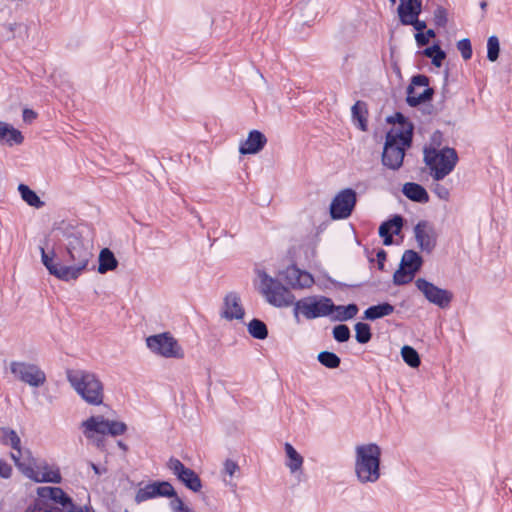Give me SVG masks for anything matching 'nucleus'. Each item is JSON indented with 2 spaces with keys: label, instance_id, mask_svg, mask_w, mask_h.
<instances>
[{
  "label": "nucleus",
  "instance_id": "obj_31",
  "mask_svg": "<svg viewBox=\"0 0 512 512\" xmlns=\"http://www.w3.org/2000/svg\"><path fill=\"white\" fill-rule=\"evenodd\" d=\"M394 312V307L389 303H381L367 308L364 317L368 320H376L388 316Z\"/></svg>",
  "mask_w": 512,
  "mask_h": 512
},
{
  "label": "nucleus",
  "instance_id": "obj_19",
  "mask_svg": "<svg viewBox=\"0 0 512 512\" xmlns=\"http://www.w3.org/2000/svg\"><path fill=\"white\" fill-rule=\"evenodd\" d=\"M175 496L173 486L168 482H154L140 488L135 496L137 503H141L156 497H172Z\"/></svg>",
  "mask_w": 512,
  "mask_h": 512
},
{
  "label": "nucleus",
  "instance_id": "obj_53",
  "mask_svg": "<svg viewBox=\"0 0 512 512\" xmlns=\"http://www.w3.org/2000/svg\"><path fill=\"white\" fill-rule=\"evenodd\" d=\"M125 512H128V511H125Z\"/></svg>",
  "mask_w": 512,
  "mask_h": 512
},
{
  "label": "nucleus",
  "instance_id": "obj_16",
  "mask_svg": "<svg viewBox=\"0 0 512 512\" xmlns=\"http://www.w3.org/2000/svg\"><path fill=\"white\" fill-rule=\"evenodd\" d=\"M434 91L429 87V79L425 75H416L407 88V103L415 107L431 99Z\"/></svg>",
  "mask_w": 512,
  "mask_h": 512
},
{
  "label": "nucleus",
  "instance_id": "obj_24",
  "mask_svg": "<svg viewBox=\"0 0 512 512\" xmlns=\"http://www.w3.org/2000/svg\"><path fill=\"white\" fill-rule=\"evenodd\" d=\"M24 137L18 129L11 124L0 121V143L8 146L20 145Z\"/></svg>",
  "mask_w": 512,
  "mask_h": 512
},
{
  "label": "nucleus",
  "instance_id": "obj_23",
  "mask_svg": "<svg viewBox=\"0 0 512 512\" xmlns=\"http://www.w3.org/2000/svg\"><path fill=\"white\" fill-rule=\"evenodd\" d=\"M403 225L401 216L396 215L392 219L382 223L379 227V235L383 238L385 245L392 244V235H398Z\"/></svg>",
  "mask_w": 512,
  "mask_h": 512
},
{
  "label": "nucleus",
  "instance_id": "obj_17",
  "mask_svg": "<svg viewBox=\"0 0 512 512\" xmlns=\"http://www.w3.org/2000/svg\"><path fill=\"white\" fill-rule=\"evenodd\" d=\"M414 237L422 252L431 253L437 246L438 232L429 221H419L414 227Z\"/></svg>",
  "mask_w": 512,
  "mask_h": 512
},
{
  "label": "nucleus",
  "instance_id": "obj_22",
  "mask_svg": "<svg viewBox=\"0 0 512 512\" xmlns=\"http://www.w3.org/2000/svg\"><path fill=\"white\" fill-rule=\"evenodd\" d=\"M244 309L242 307L240 297L236 293H229L224 298L222 309V317L227 320L242 319Z\"/></svg>",
  "mask_w": 512,
  "mask_h": 512
},
{
  "label": "nucleus",
  "instance_id": "obj_10",
  "mask_svg": "<svg viewBox=\"0 0 512 512\" xmlns=\"http://www.w3.org/2000/svg\"><path fill=\"white\" fill-rule=\"evenodd\" d=\"M150 351L164 358L182 359L184 350L170 333H160L146 338Z\"/></svg>",
  "mask_w": 512,
  "mask_h": 512
},
{
  "label": "nucleus",
  "instance_id": "obj_7",
  "mask_svg": "<svg viewBox=\"0 0 512 512\" xmlns=\"http://www.w3.org/2000/svg\"><path fill=\"white\" fill-rule=\"evenodd\" d=\"M424 162L430 170L431 177L438 182L454 170L458 155L453 148L428 147L424 149Z\"/></svg>",
  "mask_w": 512,
  "mask_h": 512
},
{
  "label": "nucleus",
  "instance_id": "obj_30",
  "mask_svg": "<svg viewBox=\"0 0 512 512\" xmlns=\"http://www.w3.org/2000/svg\"><path fill=\"white\" fill-rule=\"evenodd\" d=\"M0 441L5 445H10L16 455L23 454L26 449H21V440L14 430L8 428H0Z\"/></svg>",
  "mask_w": 512,
  "mask_h": 512
},
{
  "label": "nucleus",
  "instance_id": "obj_35",
  "mask_svg": "<svg viewBox=\"0 0 512 512\" xmlns=\"http://www.w3.org/2000/svg\"><path fill=\"white\" fill-rule=\"evenodd\" d=\"M248 332L252 337L260 340L265 339L268 335V330L265 323L258 319H253L249 322Z\"/></svg>",
  "mask_w": 512,
  "mask_h": 512
},
{
  "label": "nucleus",
  "instance_id": "obj_39",
  "mask_svg": "<svg viewBox=\"0 0 512 512\" xmlns=\"http://www.w3.org/2000/svg\"><path fill=\"white\" fill-rule=\"evenodd\" d=\"M355 332H356V340L361 343L365 344L370 341L371 339V331L370 327L366 323L359 322L355 325Z\"/></svg>",
  "mask_w": 512,
  "mask_h": 512
},
{
  "label": "nucleus",
  "instance_id": "obj_21",
  "mask_svg": "<svg viewBox=\"0 0 512 512\" xmlns=\"http://www.w3.org/2000/svg\"><path fill=\"white\" fill-rule=\"evenodd\" d=\"M267 138L259 130H251L247 138L239 145V152L242 155H252L260 152L266 145Z\"/></svg>",
  "mask_w": 512,
  "mask_h": 512
},
{
  "label": "nucleus",
  "instance_id": "obj_20",
  "mask_svg": "<svg viewBox=\"0 0 512 512\" xmlns=\"http://www.w3.org/2000/svg\"><path fill=\"white\" fill-rule=\"evenodd\" d=\"M283 277L292 289H308L315 283L314 277L309 272L294 265L286 268Z\"/></svg>",
  "mask_w": 512,
  "mask_h": 512
},
{
  "label": "nucleus",
  "instance_id": "obj_27",
  "mask_svg": "<svg viewBox=\"0 0 512 512\" xmlns=\"http://www.w3.org/2000/svg\"><path fill=\"white\" fill-rule=\"evenodd\" d=\"M358 313V307L356 304H349L347 306L335 305L331 309V319L335 321H347L354 318Z\"/></svg>",
  "mask_w": 512,
  "mask_h": 512
},
{
  "label": "nucleus",
  "instance_id": "obj_5",
  "mask_svg": "<svg viewBox=\"0 0 512 512\" xmlns=\"http://www.w3.org/2000/svg\"><path fill=\"white\" fill-rule=\"evenodd\" d=\"M412 141V127L401 125L400 128H392L386 135V141L382 153V163L392 170H398L404 160L405 151Z\"/></svg>",
  "mask_w": 512,
  "mask_h": 512
},
{
  "label": "nucleus",
  "instance_id": "obj_40",
  "mask_svg": "<svg viewBox=\"0 0 512 512\" xmlns=\"http://www.w3.org/2000/svg\"><path fill=\"white\" fill-rule=\"evenodd\" d=\"M420 14H414L408 16L402 20H400L402 25H411L418 33H422V31L426 28V23L424 21L419 20Z\"/></svg>",
  "mask_w": 512,
  "mask_h": 512
},
{
  "label": "nucleus",
  "instance_id": "obj_41",
  "mask_svg": "<svg viewBox=\"0 0 512 512\" xmlns=\"http://www.w3.org/2000/svg\"><path fill=\"white\" fill-rule=\"evenodd\" d=\"M333 337L338 342H346L350 338V329L344 324L337 325L333 328Z\"/></svg>",
  "mask_w": 512,
  "mask_h": 512
},
{
  "label": "nucleus",
  "instance_id": "obj_8",
  "mask_svg": "<svg viewBox=\"0 0 512 512\" xmlns=\"http://www.w3.org/2000/svg\"><path fill=\"white\" fill-rule=\"evenodd\" d=\"M259 290L265 300L277 308L289 307L295 303L293 293L281 282L269 276L264 270H257Z\"/></svg>",
  "mask_w": 512,
  "mask_h": 512
},
{
  "label": "nucleus",
  "instance_id": "obj_36",
  "mask_svg": "<svg viewBox=\"0 0 512 512\" xmlns=\"http://www.w3.org/2000/svg\"><path fill=\"white\" fill-rule=\"evenodd\" d=\"M423 53L425 56L432 59V64L436 67H440L446 57L445 52L438 45L426 48Z\"/></svg>",
  "mask_w": 512,
  "mask_h": 512
},
{
  "label": "nucleus",
  "instance_id": "obj_51",
  "mask_svg": "<svg viewBox=\"0 0 512 512\" xmlns=\"http://www.w3.org/2000/svg\"><path fill=\"white\" fill-rule=\"evenodd\" d=\"M68 512H84V511L81 507L74 505V509L72 511H68Z\"/></svg>",
  "mask_w": 512,
  "mask_h": 512
},
{
  "label": "nucleus",
  "instance_id": "obj_42",
  "mask_svg": "<svg viewBox=\"0 0 512 512\" xmlns=\"http://www.w3.org/2000/svg\"><path fill=\"white\" fill-rule=\"evenodd\" d=\"M457 49L461 53L464 60H469L472 57V46L469 39L465 38L457 42Z\"/></svg>",
  "mask_w": 512,
  "mask_h": 512
},
{
  "label": "nucleus",
  "instance_id": "obj_14",
  "mask_svg": "<svg viewBox=\"0 0 512 512\" xmlns=\"http://www.w3.org/2000/svg\"><path fill=\"white\" fill-rule=\"evenodd\" d=\"M422 265L421 256L413 251L407 250L404 252L400 267L394 273L393 280L397 285L407 284L414 278L416 272L420 269Z\"/></svg>",
  "mask_w": 512,
  "mask_h": 512
},
{
  "label": "nucleus",
  "instance_id": "obj_37",
  "mask_svg": "<svg viewBox=\"0 0 512 512\" xmlns=\"http://www.w3.org/2000/svg\"><path fill=\"white\" fill-rule=\"evenodd\" d=\"M317 359L323 366L330 369L339 367L341 362L340 358L335 353L329 351L320 352Z\"/></svg>",
  "mask_w": 512,
  "mask_h": 512
},
{
  "label": "nucleus",
  "instance_id": "obj_12",
  "mask_svg": "<svg viewBox=\"0 0 512 512\" xmlns=\"http://www.w3.org/2000/svg\"><path fill=\"white\" fill-rule=\"evenodd\" d=\"M37 494L40 498V500L36 503L34 511L33 512H52V509H43L41 507V503L44 499H49L58 507L56 508L59 511L62 512H68L72 511L74 509V502L69 497L62 488L60 487H39L37 489Z\"/></svg>",
  "mask_w": 512,
  "mask_h": 512
},
{
  "label": "nucleus",
  "instance_id": "obj_38",
  "mask_svg": "<svg viewBox=\"0 0 512 512\" xmlns=\"http://www.w3.org/2000/svg\"><path fill=\"white\" fill-rule=\"evenodd\" d=\"M500 53V43L497 36H490L487 40V58L491 62H495Z\"/></svg>",
  "mask_w": 512,
  "mask_h": 512
},
{
  "label": "nucleus",
  "instance_id": "obj_44",
  "mask_svg": "<svg viewBox=\"0 0 512 512\" xmlns=\"http://www.w3.org/2000/svg\"><path fill=\"white\" fill-rule=\"evenodd\" d=\"M435 37V32L432 29L426 31V33H417L415 40L419 46H424L429 42V38Z\"/></svg>",
  "mask_w": 512,
  "mask_h": 512
},
{
  "label": "nucleus",
  "instance_id": "obj_11",
  "mask_svg": "<svg viewBox=\"0 0 512 512\" xmlns=\"http://www.w3.org/2000/svg\"><path fill=\"white\" fill-rule=\"evenodd\" d=\"M9 369L15 379L31 387H41L45 384L47 379L45 372L34 363L11 361Z\"/></svg>",
  "mask_w": 512,
  "mask_h": 512
},
{
  "label": "nucleus",
  "instance_id": "obj_43",
  "mask_svg": "<svg viewBox=\"0 0 512 512\" xmlns=\"http://www.w3.org/2000/svg\"><path fill=\"white\" fill-rule=\"evenodd\" d=\"M172 512H193L184 502L177 496L170 502Z\"/></svg>",
  "mask_w": 512,
  "mask_h": 512
},
{
  "label": "nucleus",
  "instance_id": "obj_1",
  "mask_svg": "<svg viewBox=\"0 0 512 512\" xmlns=\"http://www.w3.org/2000/svg\"><path fill=\"white\" fill-rule=\"evenodd\" d=\"M66 253L71 265L54 262L55 253H46L40 247L41 260L49 273L62 281L76 280L87 268L93 257V244L83 237V231L73 230L66 235Z\"/></svg>",
  "mask_w": 512,
  "mask_h": 512
},
{
  "label": "nucleus",
  "instance_id": "obj_9",
  "mask_svg": "<svg viewBox=\"0 0 512 512\" xmlns=\"http://www.w3.org/2000/svg\"><path fill=\"white\" fill-rule=\"evenodd\" d=\"M333 301L323 295H311L304 297L294 303V316L299 315L307 320H313L331 315Z\"/></svg>",
  "mask_w": 512,
  "mask_h": 512
},
{
  "label": "nucleus",
  "instance_id": "obj_49",
  "mask_svg": "<svg viewBox=\"0 0 512 512\" xmlns=\"http://www.w3.org/2000/svg\"><path fill=\"white\" fill-rule=\"evenodd\" d=\"M385 259H386V252L384 250L378 251L377 252L378 267L381 270L384 268Z\"/></svg>",
  "mask_w": 512,
  "mask_h": 512
},
{
  "label": "nucleus",
  "instance_id": "obj_33",
  "mask_svg": "<svg viewBox=\"0 0 512 512\" xmlns=\"http://www.w3.org/2000/svg\"><path fill=\"white\" fill-rule=\"evenodd\" d=\"M18 191L20 193L22 200L26 202L29 206L37 209L42 208L44 206V202L27 185L20 184L18 186Z\"/></svg>",
  "mask_w": 512,
  "mask_h": 512
},
{
  "label": "nucleus",
  "instance_id": "obj_29",
  "mask_svg": "<svg viewBox=\"0 0 512 512\" xmlns=\"http://www.w3.org/2000/svg\"><path fill=\"white\" fill-rule=\"evenodd\" d=\"M117 266L118 261L115 258L113 252L108 248L102 249L99 254L98 272L100 274H105L108 271L115 270Z\"/></svg>",
  "mask_w": 512,
  "mask_h": 512
},
{
  "label": "nucleus",
  "instance_id": "obj_4",
  "mask_svg": "<svg viewBox=\"0 0 512 512\" xmlns=\"http://www.w3.org/2000/svg\"><path fill=\"white\" fill-rule=\"evenodd\" d=\"M11 458L17 468L27 478L37 483H60L61 474L59 468L54 464H49L43 459H37L32 456L29 450L23 454L16 455L11 453Z\"/></svg>",
  "mask_w": 512,
  "mask_h": 512
},
{
  "label": "nucleus",
  "instance_id": "obj_15",
  "mask_svg": "<svg viewBox=\"0 0 512 512\" xmlns=\"http://www.w3.org/2000/svg\"><path fill=\"white\" fill-rule=\"evenodd\" d=\"M415 285L430 303L440 308H447L450 305L453 298V294L450 291L439 288L423 278H418L415 281Z\"/></svg>",
  "mask_w": 512,
  "mask_h": 512
},
{
  "label": "nucleus",
  "instance_id": "obj_48",
  "mask_svg": "<svg viewBox=\"0 0 512 512\" xmlns=\"http://www.w3.org/2000/svg\"><path fill=\"white\" fill-rule=\"evenodd\" d=\"M37 114L31 109H24L23 120L25 122H32L36 118Z\"/></svg>",
  "mask_w": 512,
  "mask_h": 512
},
{
  "label": "nucleus",
  "instance_id": "obj_45",
  "mask_svg": "<svg viewBox=\"0 0 512 512\" xmlns=\"http://www.w3.org/2000/svg\"><path fill=\"white\" fill-rule=\"evenodd\" d=\"M238 470L239 466L235 461L227 459L224 462L223 472L229 477H233L236 474V472H238Z\"/></svg>",
  "mask_w": 512,
  "mask_h": 512
},
{
  "label": "nucleus",
  "instance_id": "obj_26",
  "mask_svg": "<svg viewBox=\"0 0 512 512\" xmlns=\"http://www.w3.org/2000/svg\"><path fill=\"white\" fill-rule=\"evenodd\" d=\"M402 192L411 201L418 203H427L429 201V195L426 189L418 183H405Z\"/></svg>",
  "mask_w": 512,
  "mask_h": 512
},
{
  "label": "nucleus",
  "instance_id": "obj_18",
  "mask_svg": "<svg viewBox=\"0 0 512 512\" xmlns=\"http://www.w3.org/2000/svg\"><path fill=\"white\" fill-rule=\"evenodd\" d=\"M167 467L188 489L198 492L202 488L199 476L192 469L185 467L179 459L170 458Z\"/></svg>",
  "mask_w": 512,
  "mask_h": 512
},
{
  "label": "nucleus",
  "instance_id": "obj_3",
  "mask_svg": "<svg viewBox=\"0 0 512 512\" xmlns=\"http://www.w3.org/2000/svg\"><path fill=\"white\" fill-rule=\"evenodd\" d=\"M66 378L77 395L89 405L99 406L104 401V385L93 372L83 369L66 371Z\"/></svg>",
  "mask_w": 512,
  "mask_h": 512
},
{
  "label": "nucleus",
  "instance_id": "obj_25",
  "mask_svg": "<svg viewBox=\"0 0 512 512\" xmlns=\"http://www.w3.org/2000/svg\"><path fill=\"white\" fill-rule=\"evenodd\" d=\"M286 454L285 465L291 474H295L302 470L304 458L297 450L288 442L284 444Z\"/></svg>",
  "mask_w": 512,
  "mask_h": 512
},
{
  "label": "nucleus",
  "instance_id": "obj_34",
  "mask_svg": "<svg viewBox=\"0 0 512 512\" xmlns=\"http://www.w3.org/2000/svg\"><path fill=\"white\" fill-rule=\"evenodd\" d=\"M403 361L411 368H418L421 360L418 352L411 346L405 345L401 348Z\"/></svg>",
  "mask_w": 512,
  "mask_h": 512
},
{
  "label": "nucleus",
  "instance_id": "obj_46",
  "mask_svg": "<svg viewBox=\"0 0 512 512\" xmlns=\"http://www.w3.org/2000/svg\"><path fill=\"white\" fill-rule=\"evenodd\" d=\"M433 192L437 195V197L441 200H448L450 196V192L448 188H446L444 185L436 183L433 186Z\"/></svg>",
  "mask_w": 512,
  "mask_h": 512
},
{
  "label": "nucleus",
  "instance_id": "obj_32",
  "mask_svg": "<svg viewBox=\"0 0 512 512\" xmlns=\"http://www.w3.org/2000/svg\"><path fill=\"white\" fill-rule=\"evenodd\" d=\"M352 118L354 123L362 131L367 129L366 114L367 109L365 103L357 101L351 108Z\"/></svg>",
  "mask_w": 512,
  "mask_h": 512
},
{
  "label": "nucleus",
  "instance_id": "obj_2",
  "mask_svg": "<svg viewBox=\"0 0 512 512\" xmlns=\"http://www.w3.org/2000/svg\"><path fill=\"white\" fill-rule=\"evenodd\" d=\"M354 473L360 484H374L382 475V449L376 443H364L354 449Z\"/></svg>",
  "mask_w": 512,
  "mask_h": 512
},
{
  "label": "nucleus",
  "instance_id": "obj_47",
  "mask_svg": "<svg viewBox=\"0 0 512 512\" xmlns=\"http://www.w3.org/2000/svg\"><path fill=\"white\" fill-rule=\"evenodd\" d=\"M12 472L11 466L3 459H0V476L9 478Z\"/></svg>",
  "mask_w": 512,
  "mask_h": 512
},
{
  "label": "nucleus",
  "instance_id": "obj_52",
  "mask_svg": "<svg viewBox=\"0 0 512 512\" xmlns=\"http://www.w3.org/2000/svg\"><path fill=\"white\" fill-rule=\"evenodd\" d=\"M392 5L396 4L397 0H389Z\"/></svg>",
  "mask_w": 512,
  "mask_h": 512
},
{
  "label": "nucleus",
  "instance_id": "obj_13",
  "mask_svg": "<svg viewBox=\"0 0 512 512\" xmlns=\"http://www.w3.org/2000/svg\"><path fill=\"white\" fill-rule=\"evenodd\" d=\"M357 202V194L351 188L339 191L330 204V215L334 220L347 219L351 216Z\"/></svg>",
  "mask_w": 512,
  "mask_h": 512
},
{
  "label": "nucleus",
  "instance_id": "obj_28",
  "mask_svg": "<svg viewBox=\"0 0 512 512\" xmlns=\"http://www.w3.org/2000/svg\"><path fill=\"white\" fill-rule=\"evenodd\" d=\"M422 0H399L397 14L399 20L414 14H421Z\"/></svg>",
  "mask_w": 512,
  "mask_h": 512
},
{
  "label": "nucleus",
  "instance_id": "obj_6",
  "mask_svg": "<svg viewBox=\"0 0 512 512\" xmlns=\"http://www.w3.org/2000/svg\"><path fill=\"white\" fill-rule=\"evenodd\" d=\"M81 430L86 439L90 440L98 448L104 446L103 436L123 435L127 426L124 422L106 419L103 415H94L81 423Z\"/></svg>",
  "mask_w": 512,
  "mask_h": 512
},
{
  "label": "nucleus",
  "instance_id": "obj_50",
  "mask_svg": "<svg viewBox=\"0 0 512 512\" xmlns=\"http://www.w3.org/2000/svg\"><path fill=\"white\" fill-rule=\"evenodd\" d=\"M90 466L96 475H102L103 473L106 472V469H101L99 466H97L96 464H94L92 462H90Z\"/></svg>",
  "mask_w": 512,
  "mask_h": 512
}]
</instances>
